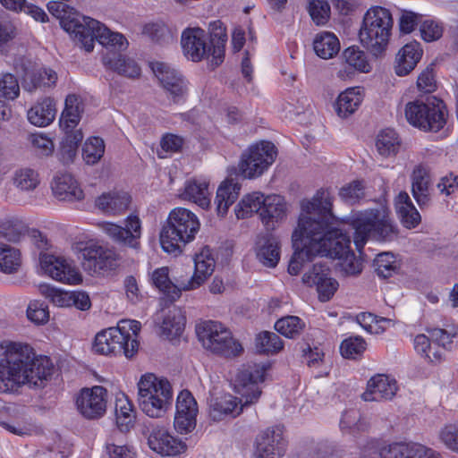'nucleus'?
<instances>
[{
    "label": "nucleus",
    "mask_w": 458,
    "mask_h": 458,
    "mask_svg": "<svg viewBox=\"0 0 458 458\" xmlns=\"http://www.w3.org/2000/svg\"><path fill=\"white\" fill-rule=\"evenodd\" d=\"M301 211L299 225L308 235L311 251L316 256L339 259V266L346 275L360 274L362 265L351 249L350 237L335 225L329 191L318 190L311 200L301 202Z\"/></svg>",
    "instance_id": "obj_1"
},
{
    "label": "nucleus",
    "mask_w": 458,
    "mask_h": 458,
    "mask_svg": "<svg viewBox=\"0 0 458 458\" xmlns=\"http://www.w3.org/2000/svg\"><path fill=\"white\" fill-rule=\"evenodd\" d=\"M47 356L35 357L33 349L24 344H0V393L16 391L21 385L44 387L53 373Z\"/></svg>",
    "instance_id": "obj_2"
},
{
    "label": "nucleus",
    "mask_w": 458,
    "mask_h": 458,
    "mask_svg": "<svg viewBox=\"0 0 458 458\" xmlns=\"http://www.w3.org/2000/svg\"><path fill=\"white\" fill-rule=\"evenodd\" d=\"M266 367L260 364L242 365L235 377V388L242 395L238 398L231 394L212 398L209 403V415L215 421H220L227 416L235 418L243 407L258 401L261 394L258 383L265 378Z\"/></svg>",
    "instance_id": "obj_3"
},
{
    "label": "nucleus",
    "mask_w": 458,
    "mask_h": 458,
    "mask_svg": "<svg viewBox=\"0 0 458 458\" xmlns=\"http://www.w3.org/2000/svg\"><path fill=\"white\" fill-rule=\"evenodd\" d=\"M213 27L210 33V46L207 43V34L200 28H188L183 30L181 38L184 55L193 62L203 58L210 59V66L215 69L224 62L225 48L227 41L225 29L220 21L211 23Z\"/></svg>",
    "instance_id": "obj_4"
},
{
    "label": "nucleus",
    "mask_w": 458,
    "mask_h": 458,
    "mask_svg": "<svg viewBox=\"0 0 458 458\" xmlns=\"http://www.w3.org/2000/svg\"><path fill=\"white\" fill-rule=\"evenodd\" d=\"M351 225L354 230L353 242L361 252L369 239L380 242H393L399 230L386 208H372L352 215Z\"/></svg>",
    "instance_id": "obj_5"
},
{
    "label": "nucleus",
    "mask_w": 458,
    "mask_h": 458,
    "mask_svg": "<svg viewBox=\"0 0 458 458\" xmlns=\"http://www.w3.org/2000/svg\"><path fill=\"white\" fill-rule=\"evenodd\" d=\"M200 228L198 216L184 208L171 210L160 232V244L164 251L178 256L191 242Z\"/></svg>",
    "instance_id": "obj_6"
},
{
    "label": "nucleus",
    "mask_w": 458,
    "mask_h": 458,
    "mask_svg": "<svg viewBox=\"0 0 458 458\" xmlns=\"http://www.w3.org/2000/svg\"><path fill=\"white\" fill-rule=\"evenodd\" d=\"M140 327L139 321L122 320L116 327H109L98 333L92 350L102 355H124L131 359L139 349L137 335Z\"/></svg>",
    "instance_id": "obj_7"
},
{
    "label": "nucleus",
    "mask_w": 458,
    "mask_h": 458,
    "mask_svg": "<svg viewBox=\"0 0 458 458\" xmlns=\"http://www.w3.org/2000/svg\"><path fill=\"white\" fill-rule=\"evenodd\" d=\"M393 25L394 20L388 9L381 6L369 8L359 32L361 44L374 56L381 55L388 45Z\"/></svg>",
    "instance_id": "obj_8"
},
{
    "label": "nucleus",
    "mask_w": 458,
    "mask_h": 458,
    "mask_svg": "<svg viewBox=\"0 0 458 458\" xmlns=\"http://www.w3.org/2000/svg\"><path fill=\"white\" fill-rule=\"evenodd\" d=\"M138 405L150 418H161L170 409L173 391L169 381L152 373L141 376L138 382Z\"/></svg>",
    "instance_id": "obj_9"
},
{
    "label": "nucleus",
    "mask_w": 458,
    "mask_h": 458,
    "mask_svg": "<svg viewBox=\"0 0 458 458\" xmlns=\"http://www.w3.org/2000/svg\"><path fill=\"white\" fill-rule=\"evenodd\" d=\"M351 458H440L436 451L418 443L386 444L379 439H369L360 451L350 453Z\"/></svg>",
    "instance_id": "obj_10"
},
{
    "label": "nucleus",
    "mask_w": 458,
    "mask_h": 458,
    "mask_svg": "<svg viewBox=\"0 0 458 458\" xmlns=\"http://www.w3.org/2000/svg\"><path fill=\"white\" fill-rule=\"evenodd\" d=\"M196 333L205 349L225 358L237 357L243 352L242 344L231 331L217 321H203L197 325Z\"/></svg>",
    "instance_id": "obj_11"
},
{
    "label": "nucleus",
    "mask_w": 458,
    "mask_h": 458,
    "mask_svg": "<svg viewBox=\"0 0 458 458\" xmlns=\"http://www.w3.org/2000/svg\"><path fill=\"white\" fill-rule=\"evenodd\" d=\"M405 116L410 124L425 131H438L446 123L445 106L436 97L428 98L427 102H409Z\"/></svg>",
    "instance_id": "obj_12"
},
{
    "label": "nucleus",
    "mask_w": 458,
    "mask_h": 458,
    "mask_svg": "<svg viewBox=\"0 0 458 458\" xmlns=\"http://www.w3.org/2000/svg\"><path fill=\"white\" fill-rule=\"evenodd\" d=\"M95 40L107 49L106 53H118L128 47V41L123 34L111 31L98 21L89 17L74 41L90 52L94 48Z\"/></svg>",
    "instance_id": "obj_13"
},
{
    "label": "nucleus",
    "mask_w": 458,
    "mask_h": 458,
    "mask_svg": "<svg viewBox=\"0 0 458 458\" xmlns=\"http://www.w3.org/2000/svg\"><path fill=\"white\" fill-rule=\"evenodd\" d=\"M276 155V148L272 142L255 144L242 155L239 174L244 179L260 176L274 163Z\"/></svg>",
    "instance_id": "obj_14"
},
{
    "label": "nucleus",
    "mask_w": 458,
    "mask_h": 458,
    "mask_svg": "<svg viewBox=\"0 0 458 458\" xmlns=\"http://www.w3.org/2000/svg\"><path fill=\"white\" fill-rule=\"evenodd\" d=\"M79 250L81 265L89 272L113 270L117 266L116 255L112 250L96 243H86Z\"/></svg>",
    "instance_id": "obj_15"
},
{
    "label": "nucleus",
    "mask_w": 458,
    "mask_h": 458,
    "mask_svg": "<svg viewBox=\"0 0 458 458\" xmlns=\"http://www.w3.org/2000/svg\"><path fill=\"white\" fill-rule=\"evenodd\" d=\"M107 391L101 386L81 390L76 399L79 412L88 420H98L106 410Z\"/></svg>",
    "instance_id": "obj_16"
},
{
    "label": "nucleus",
    "mask_w": 458,
    "mask_h": 458,
    "mask_svg": "<svg viewBox=\"0 0 458 458\" xmlns=\"http://www.w3.org/2000/svg\"><path fill=\"white\" fill-rule=\"evenodd\" d=\"M101 228L117 244L132 249H139L140 246L141 225L137 216H129L124 227L110 222H103Z\"/></svg>",
    "instance_id": "obj_17"
},
{
    "label": "nucleus",
    "mask_w": 458,
    "mask_h": 458,
    "mask_svg": "<svg viewBox=\"0 0 458 458\" xmlns=\"http://www.w3.org/2000/svg\"><path fill=\"white\" fill-rule=\"evenodd\" d=\"M151 68L164 89L171 96L174 103L180 102L187 93V83L182 75L169 64L162 62L153 63Z\"/></svg>",
    "instance_id": "obj_18"
},
{
    "label": "nucleus",
    "mask_w": 458,
    "mask_h": 458,
    "mask_svg": "<svg viewBox=\"0 0 458 458\" xmlns=\"http://www.w3.org/2000/svg\"><path fill=\"white\" fill-rule=\"evenodd\" d=\"M285 450L286 441L281 427L268 428L256 437V458H282Z\"/></svg>",
    "instance_id": "obj_19"
},
{
    "label": "nucleus",
    "mask_w": 458,
    "mask_h": 458,
    "mask_svg": "<svg viewBox=\"0 0 458 458\" xmlns=\"http://www.w3.org/2000/svg\"><path fill=\"white\" fill-rule=\"evenodd\" d=\"M42 269L53 279L70 284L82 281L81 274L67 259L51 254L40 255Z\"/></svg>",
    "instance_id": "obj_20"
},
{
    "label": "nucleus",
    "mask_w": 458,
    "mask_h": 458,
    "mask_svg": "<svg viewBox=\"0 0 458 458\" xmlns=\"http://www.w3.org/2000/svg\"><path fill=\"white\" fill-rule=\"evenodd\" d=\"M198 404L191 393L182 391L176 401V412L174 416V428L181 434L191 432L196 427Z\"/></svg>",
    "instance_id": "obj_21"
},
{
    "label": "nucleus",
    "mask_w": 458,
    "mask_h": 458,
    "mask_svg": "<svg viewBox=\"0 0 458 458\" xmlns=\"http://www.w3.org/2000/svg\"><path fill=\"white\" fill-rule=\"evenodd\" d=\"M329 267L322 263L313 265L311 270L305 273L302 282L308 285H316L318 299L321 301H328L338 289V282L329 276Z\"/></svg>",
    "instance_id": "obj_22"
},
{
    "label": "nucleus",
    "mask_w": 458,
    "mask_h": 458,
    "mask_svg": "<svg viewBox=\"0 0 458 458\" xmlns=\"http://www.w3.org/2000/svg\"><path fill=\"white\" fill-rule=\"evenodd\" d=\"M68 1H50L47 7L49 13L59 19L61 27L75 40L89 17L74 12Z\"/></svg>",
    "instance_id": "obj_23"
},
{
    "label": "nucleus",
    "mask_w": 458,
    "mask_h": 458,
    "mask_svg": "<svg viewBox=\"0 0 458 458\" xmlns=\"http://www.w3.org/2000/svg\"><path fill=\"white\" fill-rule=\"evenodd\" d=\"M15 69L21 72L23 89L30 92L38 88L54 86L57 80L55 71L46 68L34 69L30 62L26 64L23 59L16 64Z\"/></svg>",
    "instance_id": "obj_24"
},
{
    "label": "nucleus",
    "mask_w": 458,
    "mask_h": 458,
    "mask_svg": "<svg viewBox=\"0 0 458 458\" xmlns=\"http://www.w3.org/2000/svg\"><path fill=\"white\" fill-rule=\"evenodd\" d=\"M148 444L154 452L165 456L177 455L187 447L184 442L171 436L165 428L159 426L153 427Z\"/></svg>",
    "instance_id": "obj_25"
},
{
    "label": "nucleus",
    "mask_w": 458,
    "mask_h": 458,
    "mask_svg": "<svg viewBox=\"0 0 458 458\" xmlns=\"http://www.w3.org/2000/svg\"><path fill=\"white\" fill-rule=\"evenodd\" d=\"M308 241L309 238L307 233H304V231H302L301 226L298 225L292 235L293 248L294 251L288 266L289 274L293 276L298 275L304 263L310 261L314 257H316L315 252L311 251L313 250L312 245L310 244Z\"/></svg>",
    "instance_id": "obj_26"
},
{
    "label": "nucleus",
    "mask_w": 458,
    "mask_h": 458,
    "mask_svg": "<svg viewBox=\"0 0 458 458\" xmlns=\"http://www.w3.org/2000/svg\"><path fill=\"white\" fill-rule=\"evenodd\" d=\"M398 390L397 382L386 375H376L367 384V390L361 394L365 402L392 400Z\"/></svg>",
    "instance_id": "obj_27"
},
{
    "label": "nucleus",
    "mask_w": 458,
    "mask_h": 458,
    "mask_svg": "<svg viewBox=\"0 0 458 458\" xmlns=\"http://www.w3.org/2000/svg\"><path fill=\"white\" fill-rule=\"evenodd\" d=\"M195 270L191 279L182 284L183 291H190L200 286L207 278L212 275L215 269V259L212 256L211 250L205 247L194 258Z\"/></svg>",
    "instance_id": "obj_28"
},
{
    "label": "nucleus",
    "mask_w": 458,
    "mask_h": 458,
    "mask_svg": "<svg viewBox=\"0 0 458 458\" xmlns=\"http://www.w3.org/2000/svg\"><path fill=\"white\" fill-rule=\"evenodd\" d=\"M411 193L420 208L428 207L431 203L432 187L431 177L428 169L417 165L411 174Z\"/></svg>",
    "instance_id": "obj_29"
},
{
    "label": "nucleus",
    "mask_w": 458,
    "mask_h": 458,
    "mask_svg": "<svg viewBox=\"0 0 458 458\" xmlns=\"http://www.w3.org/2000/svg\"><path fill=\"white\" fill-rule=\"evenodd\" d=\"M286 216V204L280 195L266 196L264 205L259 213L260 219L267 230H273L276 224Z\"/></svg>",
    "instance_id": "obj_30"
},
{
    "label": "nucleus",
    "mask_w": 458,
    "mask_h": 458,
    "mask_svg": "<svg viewBox=\"0 0 458 458\" xmlns=\"http://www.w3.org/2000/svg\"><path fill=\"white\" fill-rule=\"evenodd\" d=\"M52 191L60 200L75 201L84 198L83 191L69 174L56 175L52 182Z\"/></svg>",
    "instance_id": "obj_31"
},
{
    "label": "nucleus",
    "mask_w": 458,
    "mask_h": 458,
    "mask_svg": "<svg viewBox=\"0 0 458 458\" xmlns=\"http://www.w3.org/2000/svg\"><path fill=\"white\" fill-rule=\"evenodd\" d=\"M103 64L108 69L129 79H137L141 73L140 67L133 59L120 53H106L103 56Z\"/></svg>",
    "instance_id": "obj_32"
},
{
    "label": "nucleus",
    "mask_w": 458,
    "mask_h": 458,
    "mask_svg": "<svg viewBox=\"0 0 458 458\" xmlns=\"http://www.w3.org/2000/svg\"><path fill=\"white\" fill-rule=\"evenodd\" d=\"M394 207L400 222L403 227L407 229H413L420 224V214L413 205L406 191H401L395 197Z\"/></svg>",
    "instance_id": "obj_33"
},
{
    "label": "nucleus",
    "mask_w": 458,
    "mask_h": 458,
    "mask_svg": "<svg viewBox=\"0 0 458 458\" xmlns=\"http://www.w3.org/2000/svg\"><path fill=\"white\" fill-rule=\"evenodd\" d=\"M421 55L422 49L419 42L406 44L396 56L395 73L398 76H405L410 73L420 60Z\"/></svg>",
    "instance_id": "obj_34"
},
{
    "label": "nucleus",
    "mask_w": 458,
    "mask_h": 458,
    "mask_svg": "<svg viewBox=\"0 0 458 458\" xmlns=\"http://www.w3.org/2000/svg\"><path fill=\"white\" fill-rule=\"evenodd\" d=\"M241 191V184L233 178H226L218 187L215 203L218 216H224L227 214L228 208L238 199Z\"/></svg>",
    "instance_id": "obj_35"
},
{
    "label": "nucleus",
    "mask_w": 458,
    "mask_h": 458,
    "mask_svg": "<svg viewBox=\"0 0 458 458\" xmlns=\"http://www.w3.org/2000/svg\"><path fill=\"white\" fill-rule=\"evenodd\" d=\"M84 106L80 96L69 94L64 101V109L60 117V126L65 131H72L80 123Z\"/></svg>",
    "instance_id": "obj_36"
},
{
    "label": "nucleus",
    "mask_w": 458,
    "mask_h": 458,
    "mask_svg": "<svg viewBox=\"0 0 458 458\" xmlns=\"http://www.w3.org/2000/svg\"><path fill=\"white\" fill-rule=\"evenodd\" d=\"M256 255L258 259L266 267H275L280 259L278 241L271 234L259 237Z\"/></svg>",
    "instance_id": "obj_37"
},
{
    "label": "nucleus",
    "mask_w": 458,
    "mask_h": 458,
    "mask_svg": "<svg viewBox=\"0 0 458 458\" xmlns=\"http://www.w3.org/2000/svg\"><path fill=\"white\" fill-rule=\"evenodd\" d=\"M131 203V196L126 192L103 193L96 200V206L108 215H120L125 212Z\"/></svg>",
    "instance_id": "obj_38"
},
{
    "label": "nucleus",
    "mask_w": 458,
    "mask_h": 458,
    "mask_svg": "<svg viewBox=\"0 0 458 458\" xmlns=\"http://www.w3.org/2000/svg\"><path fill=\"white\" fill-rule=\"evenodd\" d=\"M55 101L51 98H45L28 111L29 121L38 127L50 124L55 118Z\"/></svg>",
    "instance_id": "obj_39"
},
{
    "label": "nucleus",
    "mask_w": 458,
    "mask_h": 458,
    "mask_svg": "<svg viewBox=\"0 0 458 458\" xmlns=\"http://www.w3.org/2000/svg\"><path fill=\"white\" fill-rule=\"evenodd\" d=\"M363 100L361 89L360 88H350L340 93L335 108L338 116L347 118L352 115L360 106Z\"/></svg>",
    "instance_id": "obj_40"
},
{
    "label": "nucleus",
    "mask_w": 458,
    "mask_h": 458,
    "mask_svg": "<svg viewBox=\"0 0 458 458\" xmlns=\"http://www.w3.org/2000/svg\"><path fill=\"white\" fill-rule=\"evenodd\" d=\"M151 281L155 287L165 293L172 301L180 297L181 292L183 291L182 285L186 284L184 282H178L177 284H174L169 277V269L167 267H159L154 270L151 276Z\"/></svg>",
    "instance_id": "obj_41"
},
{
    "label": "nucleus",
    "mask_w": 458,
    "mask_h": 458,
    "mask_svg": "<svg viewBox=\"0 0 458 458\" xmlns=\"http://www.w3.org/2000/svg\"><path fill=\"white\" fill-rule=\"evenodd\" d=\"M208 196V184L196 180L186 182L184 191L181 193L182 199L192 201L202 208H208L210 204Z\"/></svg>",
    "instance_id": "obj_42"
},
{
    "label": "nucleus",
    "mask_w": 458,
    "mask_h": 458,
    "mask_svg": "<svg viewBox=\"0 0 458 458\" xmlns=\"http://www.w3.org/2000/svg\"><path fill=\"white\" fill-rule=\"evenodd\" d=\"M313 48L317 55L320 58L330 59L339 52L340 42L335 34L325 31L315 37Z\"/></svg>",
    "instance_id": "obj_43"
},
{
    "label": "nucleus",
    "mask_w": 458,
    "mask_h": 458,
    "mask_svg": "<svg viewBox=\"0 0 458 458\" xmlns=\"http://www.w3.org/2000/svg\"><path fill=\"white\" fill-rule=\"evenodd\" d=\"M185 321V316L180 309L169 310L160 327L161 335L168 339L180 336L184 329Z\"/></svg>",
    "instance_id": "obj_44"
},
{
    "label": "nucleus",
    "mask_w": 458,
    "mask_h": 458,
    "mask_svg": "<svg viewBox=\"0 0 458 458\" xmlns=\"http://www.w3.org/2000/svg\"><path fill=\"white\" fill-rule=\"evenodd\" d=\"M265 196L260 192L246 195L235 208V215L239 219L246 218L253 213H260L264 205Z\"/></svg>",
    "instance_id": "obj_45"
},
{
    "label": "nucleus",
    "mask_w": 458,
    "mask_h": 458,
    "mask_svg": "<svg viewBox=\"0 0 458 458\" xmlns=\"http://www.w3.org/2000/svg\"><path fill=\"white\" fill-rule=\"evenodd\" d=\"M116 424L120 431L127 432L134 425L135 413L128 399H117L115 403Z\"/></svg>",
    "instance_id": "obj_46"
},
{
    "label": "nucleus",
    "mask_w": 458,
    "mask_h": 458,
    "mask_svg": "<svg viewBox=\"0 0 458 458\" xmlns=\"http://www.w3.org/2000/svg\"><path fill=\"white\" fill-rule=\"evenodd\" d=\"M21 264L18 249L0 242V271L5 274L17 272Z\"/></svg>",
    "instance_id": "obj_47"
},
{
    "label": "nucleus",
    "mask_w": 458,
    "mask_h": 458,
    "mask_svg": "<svg viewBox=\"0 0 458 458\" xmlns=\"http://www.w3.org/2000/svg\"><path fill=\"white\" fill-rule=\"evenodd\" d=\"M284 347L280 336L274 332L263 331L255 337V348L259 353L274 354Z\"/></svg>",
    "instance_id": "obj_48"
},
{
    "label": "nucleus",
    "mask_w": 458,
    "mask_h": 458,
    "mask_svg": "<svg viewBox=\"0 0 458 458\" xmlns=\"http://www.w3.org/2000/svg\"><path fill=\"white\" fill-rule=\"evenodd\" d=\"M374 267L378 276L388 278L398 273L401 264L393 253L382 252L374 259Z\"/></svg>",
    "instance_id": "obj_49"
},
{
    "label": "nucleus",
    "mask_w": 458,
    "mask_h": 458,
    "mask_svg": "<svg viewBox=\"0 0 458 458\" xmlns=\"http://www.w3.org/2000/svg\"><path fill=\"white\" fill-rule=\"evenodd\" d=\"M431 340L441 350H451L458 344V327L451 326L448 328H432L428 331Z\"/></svg>",
    "instance_id": "obj_50"
},
{
    "label": "nucleus",
    "mask_w": 458,
    "mask_h": 458,
    "mask_svg": "<svg viewBox=\"0 0 458 458\" xmlns=\"http://www.w3.org/2000/svg\"><path fill=\"white\" fill-rule=\"evenodd\" d=\"M376 147L383 157L396 155L400 147L397 133L392 129L383 130L377 137Z\"/></svg>",
    "instance_id": "obj_51"
},
{
    "label": "nucleus",
    "mask_w": 458,
    "mask_h": 458,
    "mask_svg": "<svg viewBox=\"0 0 458 458\" xmlns=\"http://www.w3.org/2000/svg\"><path fill=\"white\" fill-rule=\"evenodd\" d=\"M414 349L422 357L431 362L439 361L442 359L443 352L431 340L430 335H418L414 338Z\"/></svg>",
    "instance_id": "obj_52"
},
{
    "label": "nucleus",
    "mask_w": 458,
    "mask_h": 458,
    "mask_svg": "<svg viewBox=\"0 0 458 458\" xmlns=\"http://www.w3.org/2000/svg\"><path fill=\"white\" fill-rule=\"evenodd\" d=\"M28 233L29 228L26 224L18 219L6 221L0 226V236L13 243L22 241Z\"/></svg>",
    "instance_id": "obj_53"
},
{
    "label": "nucleus",
    "mask_w": 458,
    "mask_h": 458,
    "mask_svg": "<svg viewBox=\"0 0 458 458\" xmlns=\"http://www.w3.org/2000/svg\"><path fill=\"white\" fill-rule=\"evenodd\" d=\"M305 327V323L297 316H286L278 319L275 329L288 338L298 337Z\"/></svg>",
    "instance_id": "obj_54"
},
{
    "label": "nucleus",
    "mask_w": 458,
    "mask_h": 458,
    "mask_svg": "<svg viewBox=\"0 0 458 458\" xmlns=\"http://www.w3.org/2000/svg\"><path fill=\"white\" fill-rule=\"evenodd\" d=\"M342 430H350L354 432H363L369 428V423L361 417L359 410L351 408L345 410L340 420Z\"/></svg>",
    "instance_id": "obj_55"
},
{
    "label": "nucleus",
    "mask_w": 458,
    "mask_h": 458,
    "mask_svg": "<svg viewBox=\"0 0 458 458\" xmlns=\"http://www.w3.org/2000/svg\"><path fill=\"white\" fill-rule=\"evenodd\" d=\"M105 153V142L99 137H91L82 148V158L87 165H96Z\"/></svg>",
    "instance_id": "obj_56"
},
{
    "label": "nucleus",
    "mask_w": 458,
    "mask_h": 458,
    "mask_svg": "<svg viewBox=\"0 0 458 458\" xmlns=\"http://www.w3.org/2000/svg\"><path fill=\"white\" fill-rule=\"evenodd\" d=\"M13 184L21 191H33L39 184V177L34 169L24 167L14 173Z\"/></svg>",
    "instance_id": "obj_57"
},
{
    "label": "nucleus",
    "mask_w": 458,
    "mask_h": 458,
    "mask_svg": "<svg viewBox=\"0 0 458 458\" xmlns=\"http://www.w3.org/2000/svg\"><path fill=\"white\" fill-rule=\"evenodd\" d=\"M344 62L351 67L362 72H369L370 64L367 60L366 54L357 47H349L343 53Z\"/></svg>",
    "instance_id": "obj_58"
},
{
    "label": "nucleus",
    "mask_w": 458,
    "mask_h": 458,
    "mask_svg": "<svg viewBox=\"0 0 458 458\" xmlns=\"http://www.w3.org/2000/svg\"><path fill=\"white\" fill-rule=\"evenodd\" d=\"M366 350V342L360 336H351L344 340L340 345V352L345 359H357Z\"/></svg>",
    "instance_id": "obj_59"
},
{
    "label": "nucleus",
    "mask_w": 458,
    "mask_h": 458,
    "mask_svg": "<svg viewBox=\"0 0 458 458\" xmlns=\"http://www.w3.org/2000/svg\"><path fill=\"white\" fill-rule=\"evenodd\" d=\"M143 32L153 41L157 43H168L174 39L172 30L164 23L154 22L145 25Z\"/></svg>",
    "instance_id": "obj_60"
},
{
    "label": "nucleus",
    "mask_w": 458,
    "mask_h": 458,
    "mask_svg": "<svg viewBox=\"0 0 458 458\" xmlns=\"http://www.w3.org/2000/svg\"><path fill=\"white\" fill-rule=\"evenodd\" d=\"M364 189L363 182L356 180L343 186L339 191V196L345 202L354 204L364 198Z\"/></svg>",
    "instance_id": "obj_61"
},
{
    "label": "nucleus",
    "mask_w": 458,
    "mask_h": 458,
    "mask_svg": "<svg viewBox=\"0 0 458 458\" xmlns=\"http://www.w3.org/2000/svg\"><path fill=\"white\" fill-rule=\"evenodd\" d=\"M309 13L317 25L325 24L330 13V6L325 0H309Z\"/></svg>",
    "instance_id": "obj_62"
},
{
    "label": "nucleus",
    "mask_w": 458,
    "mask_h": 458,
    "mask_svg": "<svg viewBox=\"0 0 458 458\" xmlns=\"http://www.w3.org/2000/svg\"><path fill=\"white\" fill-rule=\"evenodd\" d=\"M20 94V86L15 76L5 73L0 79V98L7 100L15 99Z\"/></svg>",
    "instance_id": "obj_63"
},
{
    "label": "nucleus",
    "mask_w": 458,
    "mask_h": 458,
    "mask_svg": "<svg viewBox=\"0 0 458 458\" xmlns=\"http://www.w3.org/2000/svg\"><path fill=\"white\" fill-rule=\"evenodd\" d=\"M439 438L448 449L458 453V424L445 425L439 432Z\"/></svg>",
    "instance_id": "obj_64"
}]
</instances>
